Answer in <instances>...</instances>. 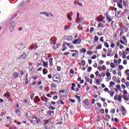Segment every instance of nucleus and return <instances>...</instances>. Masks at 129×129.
I'll list each match as a JSON object with an SVG mask.
<instances>
[{"label":"nucleus","instance_id":"obj_1","mask_svg":"<svg viewBox=\"0 0 129 129\" xmlns=\"http://www.w3.org/2000/svg\"><path fill=\"white\" fill-rule=\"evenodd\" d=\"M52 80L55 83H60L61 82V77L59 74H55L52 76Z\"/></svg>","mask_w":129,"mask_h":129},{"label":"nucleus","instance_id":"obj_2","mask_svg":"<svg viewBox=\"0 0 129 129\" xmlns=\"http://www.w3.org/2000/svg\"><path fill=\"white\" fill-rule=\"evenodd\" d=\"M32 119L33 120H30L31 123H34V121H36L35 123L36 124H39V123H41V119L38 118V117L36 116H34L32 117Z\"/></svg>","mask_w":129,"mask_h":129},{"label":"nucleus","instance_id":"obj_3","mask_svg":"<svg viewBox=\"0 0 129 129\" xmlns=\"http://www.w3.org/2000/svg\"><path fill=\"white\" fill-rule=\"evenodd\" d=\"M75 87H76V84L74 83H73L72 84V87H71V89L72 91H75L76 92H78L79 91V88H76L75 89Z\"/></svg>","mask_w":129,"mask_h":129},{"label":"nucleus","instance_id":"obj_4","mask_svg":"<svg viewBox=\"0 0 129 129\" xmlns=\"http://www.w3.org/2000/svg\"><path fill=\"white\" fill-rule=\"evenodd\" d=\"M15 26H16L15 22H12L9 28L10 32H13L14 30H15Z\"/></svg>","mask_w":129,"mask_h":129},{"label":"nucleus","instance_id":"obj_5","mask_svg":"<svg viewBox=\"0 0 129 129\" xmlns=\"http://www.w3.org/2000/svg\"><path fill=\"white\" fill-rule=\"evenodd\" d=\"M122 3H123V0H118L117 4V7L118 8L120 9H123V7L122 6Z\"/></svg>","mask_w":129,"mask_h":129},{"label":"nucleus","instance_id":"obj_6","mask_svg":"<svg viewBox=\"0 0 129 129\" xmlns=\"http://www.w3.org/2000/svg\"><path fill=\"white\" fill-rule=\"evenodd\" d=\"M97 28H99L100 31H102L103 29H104L105 28V25H104L103 24L100 23L98 24Z\"/></svg>","mask_w":129,"mask_h":129},{"label":"nucleus","instance_id":"obj_7","mask_svg":"<svg viewBox=\"0 0 129 129\" xmlns=\"http://www.w3.org/2000/svg\"><path fill=\"white\" fill-rule=\"evenodd\" d=\"M72 43L74 44V45H77V44H79V45H80V44L81 43V38L74 40Z\"/></svg>","mask_w":129,"mask_h":129},{"label":"nucleus","instance_id":"obj_8","mask_svg":"<svg viewBox=\"0 0 129 129\" xmlns=\"http://www.w3.org/2000/svg\"><path fill=\"white\" fill-rule=\"evenodd\" d=\"M56 89H57V84H56L54 83H51L50 86L51 90H52V91L56 90Z\"/></svg>","mask_w":129,"mask_h":129},{"label":"nucleus","instance_id":"obj_9","mask_svg":"<svg viewBox=\"0 0 129 129\" xmlns=\"http://www.w3.org/2000/svg\"><path fill=\"white\" fill-rule=\"evenodd\" d=\"M123 6L125 9L128 8V2L127 0H123Z\"/></svg>","mask_w":129,"mask_h":129},{"label":"nucleus","instance_id":"obj_10","mask_svg":"<svg viewBox=\"0 0 129 129\" xmlns=\"http://www.w3.org/2000/svg\"><path fill=\"white\" fill-rule=\"evenodd\" d=\"M116 88H114L113 89L114 90V91L115 92H117L119 90H121V88L120 87V85H117L115 86Z\"/></svg>","mask_w":129,"mask_h":129},{"label":"nucleus","instance_id":"obj_11","mask_svg":"<svg viewBox=\"0 0 129 129\" xmlns=\"http://www.w3.org/2000/svg\"><path fill=\"white\" fill-rule=\"evenodd\" d=\"M83 19L84 18H79L77 19L76 20V23H77V24H81V23H82L83 22Z\"/></svg>","mask_w":129,"mask_h":129},{"label":"nucleus","instance_id":"obj_12","mask_svg":"<svg viewBox=\"0 0 129 129\" xmlns=\"http://www.w3.org/2000/svg\"><path fill=\"white\" fill-rule=\"evenodd\" d=\"M115 16L117 18H120L121 17V11L116 12Z\"/></svg>","mask_w":129,"mask_h":129},{"label":"nucleus","instance_id":"obj_13","mask_svg":"<svg viewBox=\"0 0 129 129\" xmlns=\"http://www.w3.org/2000/svg\"><path fill=\"white\" fill-rule=\"evenodd\" d=\"M47 114H49L50 116H54L55 113H54V111L49 110L47 112Z\"/></svg>","mask_w":129,"mask_h":129},{"label":"nucleus","instance_id":"obj_14","mask_svg":"<svg viewBox=\"0 0 129 129\" xmlns=\"http://www.w3.org/2000/svg\"><path fill=\"white\" fill-rule=\"evenodd\" d=\"M106 19L108 22V23H110V22H111L112 18H111V17H110V16H108L107 15V14H106Z\"/></svg>","mask_w":129,"mask_h":129},{"label":"nucleus","instance_id":"obj_15","mask_svg":"<svg viewBox=\"0 0 129 129\" xmlns=\"http://www.w3.org/2000/svg\"><path fill=\"white\" fill-rule=\"evenodd\" d=\"M83 103L86 106H88V105L90 104V103H89V101H88V99H85L84 100Z\"/></svg>","mask_w":129,"mask_h":129},{"label":"nucleus","instance_id":"obj_16","mask_svg":"<svg viewBox=\"0 0 129 129\" xmlns=\"http://www.w3.org/2000/svg\"><path fill=\"white\" fill-rule=\"evenodd\" d=\"M97 22H99V23H100L101 21H103V18H102V15H99L98 17H97Z\"/></svg>","mask_w":129,"mask_h":129},{"label":"nucleus","instance_id":"obj_17","mask_svg":"<svg viewBox=\"0 0 129 129\" xmlns=\"http://www.w3.org/2000/svg\"><path fill=\"white\" fill-rule=\"evenodd\" d=\"M110 85H109V88H113V86L115 85V83L114 82L111 81L109 83Z\"/></svg>","mask_w":129,"mask_h":129},{"label":"nucleus","instance_id":"obj_18","mask_svg":"<svg viewBox=\"0 0 129 129\" xmlns=\"http://www.w3.org/2000/svg\"><path fill=\"white\" fill-rule=\"evenodd\" d=\"M26 57H27V54H26V53L25 52H23L22 53V55H21L19 59H26Z\"/></svg>","mask_w":129,"mask_h":129},{"label":"nucleus","instance_id":"obj_19","mask_svg":"<svg viewBox=\"0 0 129 129\" xmlns=\"http://www.w3.org/2000/svg\"><path fill=\"white\" fill-rule=\"evenodd\" d=\"M34 102H40V101H41V99H40V98H39L38 96H37L35 97V99H34Z\"/></svg>","mask_w":129,"mask_h":129},{"label":"nucleus","instance_id":"obj_20","mask_svg":"<svg viewBox=\"0 0 129 129\" xmlns=\"http://www.w3.org/2000/svg\"><path fill=\"white\" fill-rule=\"evenodd\" d=\"M29 72H30L31 74H34L33 71L34 70V67L33 66H30L29 68Z\"/></svg>","mask_w":129,"mask_h":129},{"label":"nucleus","instance_id":"obj_21","mask_svg":"<svg viewBox=\"0 0 129 129\" xmlns=\"http://www.w3.org/2000/svg\"><path fill=\"white\" fill-rule=\"evenodd\" d=\"M4 97H11V93L9 92H7L4 95Z\"/></svg>","mask_w":129,"mask_h":129},{"label":"nucleus","instance_id":"obj_22","mask_svg":"<svg viewBox=\"0 0 129 129\" xmlns=\"http://www.w3.org/2000/svg\"><path fill=\"white\" fill-rule=\"evenodd\" d=\"M122 97L123 99H124V100H126L127 101H128L129 95L127 96V95L126 94H123Z\"/></svg>","mask_w":129,"mask_h":129},{"label":"nucleus","instance_id":"obj_23","mask_svg":"<svg viewBox=\"0 0 129 129\" xmlns=\"http://www.w3.org/2000/svg\"><path fill=\"white\" fill-rule=\"evenodd\" d=\"M41 100L44 101V102H48L49 99L46 97H41Z\"/></svg>","mask_w":129,"mask_h":129},{"label":"nucleus","instance_id":"obj_24","mask_svg":"<svg viewBox=\"0 0 129 129\" xmlns=\"http://www.w3.org/2000/svg\"><path fill=\"white\" fill-rule=\"evenodd\" d=\"M49 63L50 67H52L53 66V58L51 57L49 59Z\"/></svg>","mask_w":129,"mask_h":129},{"label":"nucleus","instance_id":"obj_25","mask_svg":"<svg viewBox=\"0 0 129 129\" xmlns=\"http://www.w3.org/2000/svg\"><path fill=\"white\" fill-rule=\"evenodd\" d=\"M43 75H46L48 74V70L47 69H43L42 70Z\"/></svg>","mask_w":129,"mask_h":129},{"label":"nucleus","instance_id":"obj_26","mask_svg":"<svg viewBox=\"0 0 129 129\" xmlns=\"http://www.w3.org/2000/svg\"><path fill=\"white\" fill-rule=\"evenodd\" d=\"M96 83L97 85H101V83L100 82V79H97L96 80Z\"/></svg>","mask_w":129,"mask_h":129},{"label":"nucleus","instance_id":"obj_27","mask_svg":"<svg viewBox=\"0 0 129 129\" xmlns=\"http://www.w3.org/2000/svg\"><path fill=\"white\" fill-rule=\"evenodd\" d=\"M49 121H51V119H48L47 120H45L44 124H43V125H46V124H48V123H49Z\"/></svg>","mask_w":129,"mask_h":129},{"label":"nucleus","instance_id":"obj_28","mask_svg":"<svg viewBox=\"0 0 129 129\" xmlns=\"http://www.w3.org/2000/svg\"><path fill=\"white\" fill-rule=\"evenodd\" d=\"M74 97H76L78 102L80 103V101H81V98L80 97V96H77L76 95H75L74 96Z\"/></svg>","mask_w":129,"mask_h":129},{"label":"nucleus","instance_id":"obj_29","mask_svg":"<svg viewBox=\"0 0 129 129\" xmlns=\"http://www.w3.org/2000/svg\"><path fill=\"white\" fill-rule=\"evenodd\" d=\"M108 93H109V94H110L111 97H113V95H114V92H113L112 91H108Z\"/></svg>","mask_w":129,"mask_h":129},{"label":"nucleus","instance_id":"obj_30","mask_svg":"<svg viewBox=\"0 0 129 129\" xmlns=\"http://www.w3.org/2000/svg\"><path fill=\"white\" fill-rule=\"evenodd\" d=\"M37 48H38L37 44L33 45L32 46L30 47V49H31V50H33L34 49H37Z\"/></svg>","mask_w":129,"mask_h":129},{"label":"nucleus","instance_id":"obj_31","mask_svg":"<svg viewBox=\"0 0 129 129\" xmlns=\"http://www.w3.org/2000/svg\"><path fill=\"white\" fill-rule=\"evenodd\" d=\"M48 62L44 61L43 63V67H44V68H48Z\"/></svg>","mask_w":129,"mask_h":129},{"label":"nucleus","instance_id":"obj_32","mask_svg":"<svg viewBox=\"0 0 129 129\" xmlns=\"http://www.w3.org/2000/svg\"><path fill=\"white\" fill-rule=\"evenodd\" d=\"M13 77H14L15 79H16V78H18V77H19V73H14L13 74Z\"/></svg>","mask_w":129,"mask_h":129},{"label":"nucleus","instance_id":"obj_33","mask_svg":"<svg viewBox=\"0 0 129 129\" xmlns=\"http://www.w3.org/2000/svg\"><path fill=\"white\" fill-rule=\"evenodd\" d=\"M58 47H59V46L58 45V44H54L52 46L53 49H54V50H56V49H58Z\"/></svg>","mask_w":129,"mask_h":129},{"label":"nucleus","instance_id":"obj_34","mask_svg":"<svg viewBox=\"0 0 129 129\" xmlns=\"http://www.w3.org/2000/svg\"><path fill=\"white\" fill-rule=\"evenodd\" d=\"M87 51V50L86 49H85V48H82V49H81L80 50V51L81 53H86V51Z\"/></svg>","mask_w":129,"mask_h":129},{"label":"nucleus","instance_id":"obj_35","mask_svg":"<svg viewBox=\"0 0 129 129\" xmlns=\"http://www.w3.org/2000/svg\"><path fill=\"white\" fill-rule=\"evenodd\" d=\"M98 111H99L102 114H104V109H98Z\"/></svg>","mask_w":129,"mask_h":129},{"label":"nucleus","instance_id":"obj_36","mask_svg":"<svg viewBox=\"0 0 129 129\" xmlns=\"http://www.w3.org/2000/svg\"><path fill=\"white\" fill-rule=\"evenodd\" d=\"M93 54V52L91 50H88L87 52V55H92Z\"/></svg>","mask_w":129,"mask_h":129},{"label":"nucleus","instance_id":"obj_37","mask_svg":"<svg viewBox=\"0 0 129 129\" xmlns=\"http://www.w3.org/2000/svg\"><path fill=\"white\" fill-rule=\"evenodd\" d=\"M72 39H73V37H72V36H70L67 37V40H68V41H71Z\"/></svg>","mask_w":129,"mask_h":129},{"label":"nucleus","instance_id":"obj_38","mask_svg":"<svg viewBox=\"0 0 129 129\" xmlns=\"http://www.w3.org/2000/svg\"><path fill=\"white\" fill-rule=\"evenodd\" d=\"M67 18L70 21H72V18H71V15H70V14L67 15Z\"/></svg>","mask_w":129,"mask_h":129},{"label":"nucleus","instance_id":"obj_39","mask_svg":"<svg viewBox=\"0 0 129 129\" xmlns=\"http://www.w3.org/2000/svg\"><path fill=\"white\" fill-rule=\"evenodd\" d=\"M121 111H122L123 112H125V111H126L125 108H124V107L123 106H122L121 107Z\"/></svg>","mask_w":129,"mask_h":129},{"label":"nucleus","instance_id":"obj_40","mask_svg":"<svg viewBox=\"0 0 129 129\" xmlns=\"http://www.w3.org/2000/svg\"><path fill=\"white\" fill-rule=\"evenodd\" d=\"M30 111H28L26 112V118H28V117H29V115H30Z\"/></svg>","mask_w":129,"mask_h":129},{"label":"nucleus","instance_id":"obj_41","mask_svg":"<svg viewBox=\"0 0 129 129\" xmlns=\"http://www.w3.org/2000/svg\"><path fill=\"white\" fill-rule=\"evenodd\" d=\"M102 48V45H101V44H100L98 45V46H97L96 49V50H99L100 49H101Z\"/></svg>","mask_w":129,"mask_h":129},{"label":"nucleus","instance_id":"obj_42","mask_svg":"<svg viewBox=\"0 0 129 129\" xmlns=\"http://www.w3.org/2000/svg\"><path fill=\"white\" fill-rule=\"evenodd\" d=\"M110 67H111V68H115V64L114 63L111 62L110 63Z\"/></svg>","mask_w":129,"mask_h":129},{"label":"nucleus","instance_id":"obj_43","mask_svg":"<svg viewBox=\"0 0 129 129\" xmlns=\"http://www.w3.org/2000/svg\"><path fill=\"white\" fill-rule=\"evenodd\" d=\"M81 64L82 65V66H84L85 65V64H86V62H85V60H83L81 61Z\"/></svg>","mask_w":129,"mask_h":129},{"label":"nucleus","instance_id":"obj_44","mask_svg":"<svg viewBox=\"0 0 129 129\" xmlns=\"http://www.w3.org/2000/svg\"><path fill=\"white\" fill-rule=\"evenodd\" d=\"M34 96H35V94L34 93L30 95V99H31V100H33L34 99Z\"/></svg>","mask_w":129,"mask_h":129},{"label":"nucleus","instance_id":"obj_45","mask_svg":"<svg viewBox=\"0 0 129 129\" xmlns=\"http://www.w3.org/2000/svg\"><path fill=\"white\" fill-rule=\"evenodd\" d=\"M93 31H94V28L91 27L90 30V34H92V33H93Z\"/></svg>","mask_w":129,"mask_h":129},{"label":"nucleus","instance_id":"obj_46","mask_svg":"<svg viewBox=\"0 0 129 129\" xmlns=\"http://www.w3.org/2000/svg\"><path fill=\"white\" fill-rule=\"evenodd\" d=\"M7 119H9V121H10V123L13 122V121H12V118H11V117H10V116H7Z\"/></svg>","mask_w":129,"mask_h":129},{"label":"nucleus","instance_id":"obj_47","mask_svg":"<svg viewBox=\"0 0 129 129\" xmlns=\"http://www.w3.org/2000/svg\"><path fill=\"white\" fill-rule=\"evenodd\" d=\"M97 106H98V107H100V108H101V107H102L101 104L99 102L97 103Z\"/></svg>","mask_w":129,"mask_h":129},{"label":"nucleus","instance_id":"obj_48","mask_svg":"<svg viewBox=\"0 0 129 129\" xmlns=\"http://www.w3.org/2000/svg\"><path fill=\"white\" fill-rule=\"evenodd\" d=\"M85 79H86V81L87 82H90L91 80H92V79H90L89 78H88L87 77H85Z\"/></svg>","mask_w":129,"mask_h":129},{"label":"nucleus","instance_id":"obj_49","mask_svg":"<svg viewBox=\"0 0 129 129\" xmlns=\"http://www.w3.org/2000/svg\"><path fill=\"white\" fill-rule=\"evenodd\" d=\"M119 42L121 44H122V45H126V44H125V42H124V41H123V40H120Z\"/></svg>","mask_w":129,"mask_h":129},{"label":"nucleus","instance_id":"obj_50","mask_svg":"<svg viewBox=\"0 0 129 129\" xmlns=\"http://www.w3.org/2000/svg\"><path fill=\"white\" fill-rule=\"evenodd\" d=\"M104 46L106 47V48H109V45L108 44V43L106 42L104 43Z\"/></svg>","mask_w":129,"mask_h":129},{"label":"nucleus","instance_id":"obj_51","mask_svg":"<svg viewBox=\"0 0 129 129\" xmlns=\"http://www.w3.org/2000/svg\"><path fill=\"white\" fill-rule=\"evenodd\" d=\"M49 109H51V110H54L56 109V108H55L54 107H53V106H50L49 107Z\"/></svg>","mask_w":129,"mask_h":129},{"label":"nucleus","instance_id":"obj_52","mask_svg":"<svg viewBox=\"0 0 129 129\" xmlns=\"http://www.w3.org/2000/svg\"><path fill=\"white\" fill-rule=\"evenodd\" d=\"M91 70H92V68L91 67H89L88 68V72H91Z\"/></svg>","mask_w":129,"mask_h":129},{"label":"nucleus","instance_id":"obj_53","mask_svg":"<svg viewBox=\"0 0 129 129\" xmlns=\"http://www.w3.org/2000/svg\"><path fill=\"white\" fill-rule=\"evenodd\" d=\"M36 84H37V81L34 80L32 83L31 84V85H36Z\"/></svg>","mask_w":129,"mask_h":129},{"label":"nucleus","instance_id":"obj_54","mask_svg":"<svg viewBox=\"0 0 129 129\" xmlns=\"http://www.w3.org/2000/svg\"><path fill=\"white\" fill-rule=\"evenodd\" d=\"M64 92H65L64 90H60L59 91L58 93L59 94H61V93H64Z\"/></svg>","mask_w":129,"mask_h":129},{"label":"nucleus","instance_id":"obj_55","mask_svg":"<svg viewBox=\"0 0 129 129\" xmlns=\"http://www.w3.org/2000/svg\"><path fill=\"white\" fill-rule=\"evenodd\" d=\"M102 70L105 71V70H106V67H105L104 65H103L102 66Z\"/></svg>","mask_w":129,"mask_h":129},{"label":"nucleus","instance_id":"obj_56","mask_svg":"<svg viewBox=\"0 0 129 129\" xmlns=\"http://www.w3.org/2000/svg\"><path fill=\"white\" fill-rule=\"evenodd\" d=\"M118 101H121V98H122V96H118Z\"/></svg>","mask_w":129,"mask_h":129},{"label":"nucleus","instance_id":"obj_57","mask_svg":"<svg viewBox=\"0 0 129 129\" xmlns=\"http://www.w3.org/2000/svg\"><path fill=\"white\" fill-rule=\"evenodd\" d=\"M121 81L122 83H123V84H124V83H125V79L124 78H122L121 79Z\"/></svg>","mask_w":129,"mask_h":129},{"label":"nucleus","instance_id":"obj_58","mask_svg":"<svg viewBox=\"0 0 129 129\" xmlns=\"http://www.w3.org/2000/svg\"><path fill=\"white\" fill-rule=\"evenodd\" d=\"M16 128H17V127H15V126H13V125L10 126L9 127V129H16Z\"/></svg>","mask_w":129,"mask_h":129},{"label":"nucleus","instance_id":"obj_59","mask_svg":"<svg viewBox=\"0 0 129 129\" xmlns=\"http://www.w3.org/2000/svg\"><path fill=\"white\" fill-rule=\"evenodd\" d=\"M94 41L95 42H97V41H98V37L97 36L94 37Z\"/></svg>","mask_w":129,"mask_h":129},{"label":"nucleus","instance_id":"obj_60","mask_svg":"<svg viewBox=\"0 0 129 129\" xmlns=\"http://www.w3.org/2000/svg\"><path fill=\"white\" fill-rule=\"evenodd\" d=\"M44 15H45V16H46V17H49V13L47 12H44Z\"/></svg>","mask_w":129,"mask_h":129},{"label":"nucleus","instance_id":"obj_61","mask_svg":"<svg viewBox=\"0 0 129 129\" xmlns=\"http://www.w3.org/2000/svg\"><path fill=\"white\" fill-rule=\"evenodd\" d=\"M106 76L107 77H110V73L108 72L106 74Z\"/></svg>","mask_w":129,"mask_h":129},{"label":"nucleus","instance_id":"obj_62","mask_svg":"<svg viewBox=\"0 0 129 129\" xmlns=\"http://www.w3.org/2000/svg\"><path fill=\"white\" fill-rule=\"evenodd\" d=\"M125 73L127 75V76H129V70H126Z\"/></svg>","mask_w":129,"mask_h":129},{"label":"nucleus","instance_id":"obj_63","mask_svg":"<svg viewBox=\"0 0 129 129\" xmlns=\"http://www.w3.org/2000/svg\"><path fill=\"white\" fill-rule=\"evenodd\" d=\"M114 100H116V101L118 100V98L117 97V95H116L115 96H114Z\"/></svg>","mask_w":129,"mask_h":129},{"label":"nucleus","instance_id":"obj_64","mask_svg":"<svg viewBox=\"0 0 129 129\" xmlns=\"http://www.w3.org/2000/svg\"><path fill=\"white\" fill-rule=\"evenodd\" d=\"M124 84H125L127 87H129V82H126V83H124Z\"/></svg>","mask_w":129,"mask_h":129}]
</instances>
